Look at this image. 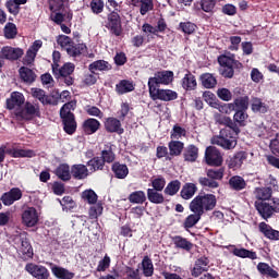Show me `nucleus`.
Listing matches in <instances>:
<instances>
[{
  "label": "nucleus",
  "mask_w": 279,
  "mask_h": 279,
  "mask_svg": "<svg viewBox=\"0 0 279 279\" xmlns=\"http://www.w3.org/2000/svg\"><path fill=\"white\" fill-rule=\"evenodd\" d=\"M197 25L192 22H181L179 24V31L183 32L184 34L191 35L196 32Z\"/></svg>",
  "instance_id": "0e129e2a"
},
{
  "label": "nucleus",
  "mask_w": 279,
  "mask_h": 279,
  "mask_svg": "<svg viewBox=\"0 0 279 279\" xmlns=\"http://www.w3.org/2000/svg\"><path fill=\"white\" fill-rule=\"evenodd\" d=\"M71 175L74 180H85L89 175V170L84 163H74L71 166Z\"/></svg>",
  "instance_id": "a878e982"
},
{
  "label": "nucleus",
  "mask_w": 279,
  "mask_h": 279,
  "mask_svg": "<svg viewBox=\"0 0 279 279\" xmlns=\"http://www.w3.org/2000/svg\"><path fill=\"white\" fill-rule=\"evenodd\" d=\"M22 197V190L19 187H12L9 192L1 195V202L3 203V206H12L14 202L21 201Z\"/></svg>",
  "instance_id": "dca6fc26"
},
{
  "label": "nucleus",
  "mask_w": 279,
  "mask_h": 279,
  "mask_svg": "<svg viewBox=\"0 0 279 279\" xmlns=\"http://www.w3.org/2000/svg\"><path fill=\"white\" fill-rule=\"evenodd\" d=\"M111 171L118 180H125L129 175V167L126 163H121L120 161H114L111 166Z\"/></svg>",
  "instance_id": "c85d7f7f"
},
{
  "label": "nucleus",
  "mask_w": 279,
  "mask_h": 279,
  "mask_svg": "<svg viewBox=\"0 0 279 279\" xmlns=\"http://www.w3.org/2000/svg\"><path fill=\"white\" fill-rule=\"evenodd\" d=\"M57 44L62 49H65L66 53L69 56H72L73 58H77V56H81L82 53L86 52L87 49L85 44H74V40L70 38L68 35H58Z\"/></svg>",
  "instance_id": "f03ea898"
},
{
  "label": "nucleus",
  "mask_w": 279,
  "mask_h": 279,
  "mask_svg": "<svg viewBox=\"0 0 279 279\" xmlns=\"http://www.w3.org/2000/svg\"><path fill=\"white\" fill-rule=\"evenodd\" d=\"M128 198L131 204H144L146 202V195L145 192H143V190L132 192Z\"/></svg>",
  "instance_id": "5fc2aeb1"
},
{
  "label": "nucleus",
  "mask_w": 279,
  "mask_h": 279,
  "mask_svg": "<svg viewBox=\"0 0 279 279\" xmlns=\"http://www.w3.org/2000/svg\"><path fill=\"white\" fill-rule=\"evenodd\" d=\"M256 202H267L272 198V187H257L254 192Z\"/></svg>",
  "instance_id": "58836bf2"
},
{
  "label": "nucleus",
  "mask_w": 279,
  "mask_h": 279,
  "mask_svg": "<svg viewBox=\"0 0 279 279\" xmlns=\"http://www.w3.org/2000/svg\"><path fill=\"white\" fill-rule=\"evenodd\" d=\"M198 184L203 187H209V189H217L219 187V183L216 181H213L211 178L201 177L198 178Z\"/></svg>",
  "instance_id": "338daca9"
},
{
  "label": "nucleus",
  "mask_w": 279,
  "mask_h": 279,
  "mask_svg": "<svg viewBox=\"0 0 279 279\" xmlns=\"http://www.w3.org/2000/svg\"><path fill=\"white\" fill-rule=\"evenodd\" d=\"M110 70H112V66L110 62L106 60H96L88 65V71L92 74H95V71H110Z\"/></svg>",
  "instance_id": "e433bc0d"
},
{
  "label": "nucleus",
  "mask_w": 279,
  "mask_h": 279,
  "mask_svg": "<svg viewBox=\"0 0 279 279\" xmlns=\"http://www.w3.org/2000/svg\"><path fill=\"white\" fill-rule=\"evenodd\" d=\"M203 97H204V100H205L207 104H209L210 107L216 108V110H219L220 112H226V113H228V110H229V111H234V112H236V110H238V107H236V105H235V98H234V101H233V102L221 105V104L217 100V97L215 96V94L211 93V92H205V93L203 94Z\"/></svg>",
  "instance_id": "423d86ee"
},
{
  "label": "nucleus",
  "mask_w": 279,
  "mask_h": 279,
  "mask_svg": "<svg viewBox=\"0 0 279 279\" xmlns=\"http://www.w3.org/2000/svg\"><path fill=\"white\" fill-rule=\"evenodd\" d=\"M174 80L173 71H158L155 72V76L148 78V90L151 93L153 87L159 85H170Z\"/></svg>",
  "instance_id": "39448f33"
},
{
  "label": "nucleus",
  "mask_w": 279,
  "mask_h": 279,
  "mask_svg": "<svg viewBox=\"0 0 279 279\" xmlns=\"http://www.w3.org/2000/svg\"><path fill=\"white\" fill-rule=\"evenodd\" d=\"M25 271L36 279H49L51 276L47 267L35 263L26 264Z\"/></svg>",
  "instance_id": "9d476101"
},
{
  "label": "nucleus",
  "mask_w": 279,
  "mask_h": 279,
  "mask_svg": "<svg viewBox=\"0 0 279 279\" xmlns=\"http://www.w3.org/2000/svg\"><path fill=\"white\" fill-rule=\"evenodd\" d=\"M201 81H202V85L206 88V89H214V87L217 86V77L214 76V74H203L201 76Z\"/></svg>",
  "instance_id": "603ef678"
},
{
  "label": "nucleus",
  "mask_w": 279,
  "mask_h": 279,
  "mask_svg": "<svg viewBox=\"0 0 279 279\" xmlns=\"http://www.w3.org/2000/svg\"><path fill=\"white\" fill-rule=\"evenodd\" d=\"M7 155H9L11 158H34L36 156V151L33 149H16V147H11L7 149V146L0 147V165L3 163V161L7 158Z\"/></svg>",
  "instance_id": "7ed1b4c3"
},
{
  "label": "nucleus",
  "mask_w": 279,
  "mask_h": 279,
  "mask_svg": "<svg viewBox=\"0 0 279 279\" xmlns=\"http://www.w3.org/2000/svg\"><path fill=\"white\" fill-rule=\"evenodd\" d=\"M17 27L14 23H7L3 28V34L7 39H14L17 36Z\"/></svg>",
  "instance_id": "6e6d98bb"
},
{
  "label": "nucleus",
  "mask_w": 279,
  "mask_h": 279,
  "mask_svg": "<svg viewBox=\"0 0 279 279\" xmlns=\"http://www.w3.org/2000/svg\"><path fill=\"white\" fill-rule=\"evenodd\" d=\"M220 123L225 125V129H222V131H226L227 134H230L238 138L241 130L239 129V124L235 122V120H232L231 118L225 116Z\"/></svg>",
  "instance_id": "4be33fe9"
},
{
  "label": "nucleus",
  "mask_w": 279,
  "mask_h": 279,
  "mask_svg": "<svg viewBox=\"0 0 279 279\" xmlns=\"http://www.w3.org/2000/svg\"><path fill=\"white\" fill-rule=\"evenodd\" d=\"M22 222L27 228H34L39 222V215L36 208L28 207L22 214Z\"/></svg>",
  "instance_id": "4468645a"
},
{
  "label": "nucleus",
  "mask_w": 279,
  "mask_h": 279,
  "mask_svg": "<svg viewBox=\"0 0 279 279\" xmlns=\"http://www.w3.org/2000/svg\"><path fill=\"white\" fill-rule=\"evenodd\" d=\"M51 272L58 279H73L75 277L74 272H71V271H69V269L60 267V266L51 267Z\"/></svg>",
  "instance_id": "37998d69"
},
{
  "label": "nucleus",
  "mask_w": 279,
  "mask_h": 279,
  "mask_svg": "<svg viewBox=\"0 0 279 279\" xmlns=\"http://www.w3.org/2000/svg\"><path fill=\"white\" fill-rule=\"evenodd\" d=\"M186 134H187V131L183 126L179 124H174L172 126L170 137L171 140H180L181 137H185Z\"/></svg>",
  "instance_id": "680f3d73"
},
{
  "label": "nucleus",
  "mask_w": 279,
  "mask_h": 279,
  "mask_svg": "<svg viewBox=\"0 0 279 279\" xmlns=\"http://www.w3.org/2000/svg\"><path fill=\"white\" fill-rule=\"evenodd\" d=\"M25 98L20 92H12L11 97L7 98V110H14L16 107L23 106Z\"/></svg>",
  "instance_id": "cd10ccee"
},
{
  "label": "nucleus",
  "mask_w": 279,
  "mask_h": 279,
  "mask_svg": "<svg viewBox=\"0 0 279 279\" xmlns=\"http://www.w3.org/2000/svg\"><path fill=\"white\" fill-rule=\"evenodd\" d=\"M251 110L255 113H267L269 107L262 98L253 97L251 104Z\"/></svg>",
  "instance_id": "c9c22d12"
},
{
  "label": "nucleus",
  "mask_w": 279,
  "mask_h": 279,
  "mask_svg": "<svg viewBox=\"0 0 279 279\" xmlns=\"http://www.w3.org/2000/svg\"><path fill=\"white\" fill-rule=\"evenodd\" d=\"M20 73V78L25 83V84H33L35 80L37 78V75L35 72L27 66H21L19 70Z\"/></svg>",
  "instance_id": "72a5a7b5"
},
{
  "label": "nucleus",
  "mask_w": 279,
  "mask_h": 279,
  "mask_svg": "<svg viewBox=\"0 0 279 279\" xmlns=\"http://www.w3.org/2000/svg\"><path fill=\"white\" fill-rule=\"evenodd\" d=\"M74 69L75 65L72 62H66L61 68H58L54 77L62 81L65 76L72 75L74 73Z\"/></svg>",
  "instance_id": "4c0bfd02"
},
{
  "label": "nucleus",
  "mask_w": 279,
  "mask_h": 279,
  "mask_svg": "<svg viewBox=\"0 0 279 279\" xmlns=\"http://www.w3.org/2000/svg\"><path fill=\"white\" fill-rule=\"evenodd\" d=\"M100 155L104 161V166H106V163H114L117 160V155L112 150V145H107L106 149L101 150Z\"/></svg>",
  "instance_id": "de8ad7c7"
},
{
  "label": "nucleus",
  "mask_w": 279,
  "mask_h": 279,
  "mask_svg": "<svg viewBox=\"0 0 279 279\" xmlns=\"http://www.w3.org/2000/svg\"><path fill=\"white\" fill-rule=\"evenodd\" d=\"M100 128L101 123L99 122V120L94 118H88L84 120L82 125L83 132L87 135L97 133Z\"/></svg>",
  "instance_id": "c756f323"
},
{
  "label": "nucleus",
  "mask_w": 279,
  "mask_h": 279,
  "mask_svg": "<svg viewBox=\"0 0 279 279\" xmlns=\"http://www.w3.org/2000/svg\"><path fill=\"white\" fill-rule=\"evenodd\" d=\"M228 185L231 191L241 192L247 187V182L240 174H233L228 181Z\"/></svg>",
  "instance_id": "7c9ffc66"
},
{
  "label": "nucleus",
  "mask_w": 279,
  "mask_h": 279,
  "mask_svg": "<svg viewBox=\"0 0 279 279\" xmlns=\"http://www.w3.org/2000/svg\"><path fill=\"white\" fill-rule=\"evenodd\" d=\"M257 270L262 274V276H267L269 278H278L279 274L269 266L267 263H258Z\"/></svg>",
  "instance_id": "49530a36"
},
{
  "label": "nucleus",
  "mask_w": 279,
  "mask_h": 279,
  "mask_svg": "<svg viewBox=\"0 0 279 279\" xmlns=\"http://www.w3.org/2000/svg\"><path fill=\"white\" fill-rule=\"evenodd\" d=\"M258 231L269 241H279V231L272 229V226L266 223V221L258 225Z\"/></svg>",
  "instance_id": "6ab92c4d"
},
{
  "label": "nucleus",
  "mask_w": 279,
  "mask_h": 279,
  "mask_svg": "<svg viewBox=\"0 0 279 279\" xmlns=\"http://www.w3.org/2000/svg\"><path fill=\"white\" fill-rule=\"evenodd\" d=\"M206 165L210 167H220L223 163L221 153L214 146L206 148L205 153Z\"/></svg>",
  "instance_id": "f8f14e48"
},
{
  "label": "nucleus",
  "mask_w": 279,
  "mask_h": 279,
  "mask_svg": "<svg viewBox=\"0 0 279 279\" xmlns=\"http://www.w3.org/2000/svg\"><path fill=\"white\" fill-rule=\"evenodd\" d=\"M197 192V186L195 183H185L181 189V197L184 201H191L193 196H195V193Z\"/></svg>",
  "instance_id": "ea45409f"
},
{
  "label": "nucleus",
  "mask_w": 279,
  "mask_h": 279,
  "mask_svg": "<svg viewBox=\"0 0 279 279\" xmlns=\"http://www.w3.org/2000/svg\"><path fill=\"white\" fill-rule=\"evenodd\" d=\"M169 157L175 158L184 154V142L172 140L168 142Z\"/></svg>",
  "instance_id": "393cba45"
},
{
  "label": "nucleus",
  "mask_w": 279,
  "mask_h": 279,
  "mask_svg": "<svg viewBox=\"0 0 279 279\" xmlns=\"http://www.w3.org/2000/svg\"><path fill=\"white\" fill-rule=\"evenodd\" d=\"M23 54H24L23 49L12 48V46H3V48L0 51V56L2 59L11 60L12 62L21 59Z\"/></svg>",
  "instance_id": "f3484780"
},
{
  "label": "nucleus",
  "mask_w": 279,
  "mask_h": 279,
  "mask_svg": "<svg viewBox=\"0 0 279 279\" xmlns=\"http://www.w3.org/2000/svg\"><path fill=\"white\" fill-rule=\"evenodd\" d=\"M20 252L23 255V259H32L34 256V250L32 243L27 238H21Z\"/></svg>",
  "instance_id": "f704fd0d"
},
{
  "label": "nucleus",
  "mask_w": 279,
  "mask_h": 279,
  "mask_svg": "<svg viewBox=\"0 0 279 279\" xmlns=\"http://www.w3.org/2000/svg\"><path fill=\"white\" fill-rule=\"evenodd\" d=\"M54 174L59 178V180L69 182L72 178V169L70 170L69 163H59L54 170Z\"/></svg>",
  "instance_id": "2f4dec72"
},
{
  "label": "nucleus",
  "mask_w": 279,
  "mask_h": 279,
  "mask_svg": "<svg viewBox=\"0 0 279 279\" xmlns=\"http://www.w3.org/2000/svg\"><path fill=\"white\" fill-rule=\"evenodd\" d=\"M82 197L88 204H96L98 201V195L95 193V190H84Z\"/></svg>",
  "instance_id": "69168bd1"
},
{
  "label": "nucleus",
  "mask_w": 279,
  "mask_h": 279,
  "mask_svg": "<svg viewBox=\"0 0 279 279\" xmlns=\"http://www.w3.org/2000/svg\"><path fill=\"white\" fill-rule=\"evenodd\" d=\"M182 87L185 90H195L197 88V78L192 72H189L182 78Z\"/></svg>",
  "instance_id": "79ce46f5"
},
{
  "label": "nucleus",
  "mask_w": 279,
  "mask_h": 279,
  "mask_svg": "<svg viewBox=\"0 0 279 279\" xmlns=\"http://www.w3.org/2000/svg\"><path fill=\"white\" fill-rule=\"evenodd\" d=\"M143 276L146 278L154 276V263L148 256L143 257L142 262Z\"/></svg>",
  "instance_id": "09e8293b"
},
{
  "label": "nucleus",
  "mask_w": 279,
  "mask_h": 279,
  "mask_svg": "<svg viewBox=\"0 0 279 279\" xmlns=\"http://www.w3.org/2000/svg\"><path fill=\"white\" fill-rule=\"evenodd\" d=\"M172 241L177 248L184 250L185 252H191L194 246L193 242L186 240V238L181 235L173 236Z\"/></svg>",
  "instance_id": "a19ab883"
},
{
  "label": "nucleus",
  "mask_w": 279,
  "mask_h": 279,
  "mask_svg": "<svg viewBox=\"0 0 279 279\" xmlns=\"http://www.w3.org/2000/svg\"><path fill=\"white\" fill-rule=\"evenodd\" d=\"M135 89L133 82L128 81V78H122L116 86V92L118 95H125L126 93H131Z\"/></svg>",
  "instance_id": "c03bdc74"
},
{
  "label": "nucleus",
  "mask_w": 279,
  "mask_h": 279,
  "mask_svg": "<svg viewBox=\"0 0 279 279\" xmlns=\"http://www.w3.org/2000/svg\"><path fill=\"white\" fill-rule=\"evenodd\" d=\"M213 144L222 147L223 149H234L238 145L236 136H232L227 133V131L220 130V134L218 136H214Z\"/></svg>",
  "instance_id": "0eeeda50"
},
{
  "label": "nucleus",
  "mask_w": 279,
  "mask_h": 279,
  "mask_svg": "<svg viewBox=\"0 0 279 279\" xmlns=\"http://www.w3.org/2000/svg\"><path fill=\"white\" fill-rule=\"evenodd\" d=\"M166 185H167V180L162 175H159L150 180V186L156 191L162 192Z\"/></svg>",
  "instance_id": "bf43d9fd"
},
{
  "label": "nucleus",
  "mask_w": 279,
  "mask_h": 279,
  "mask_svg": "<svg viewBox=\"0 0 279 279\" xmlns=\"http://www.w3.org/2000/svg\"><path fill=\"white\" fill-rule=\"evenodd\" d=\"M190 211H192L194 214L189 215L185 218L184 223H183L185 230H190V229L194 228V226L197 225L202 218L199 213L194 210L193 199L190 203Z\"/></svg>",
  "instance_id": "b1692460"
},
{
  "label": "nucleus",
  "mask_w": 279,
  "mask_h": 279,
  "mask_svg": "<svg viewBox=\"0 0 279 279\" xmlns=\"http://www.w3.org/2000/svg\"><path fill=\"white\" fill-rule=\"evenodd\" d=\"M248 158V153L245 150L235 151L233 156H230L227 160V166L229 169L236 171L241 169L244 161Z\"/></svg>",
  "instance_id": "9b49d317"
},
{
  "label": "nucleus",
  "mask_w": 279,
  "mask_h": 279,
  "mask_svg": "<svg viewBox=\"0 0 279 279\" xmlns=\"http://www.w3.org/2000/svg\"><path fill=\"white\" fill-rule=\"evenodd\" d=\"M194 203V211L198 213L201 217L205 213L213 211L217 206V197L214 194L199 193L192 199Z\"/></svg>",
  "instance_id": "f257e3e1"
},
{
  "label": "nucleus",
  "mask_w": 279,
  "mask_h": 279,
  "mask_svg": "<svg viewBox=\"0 0 279 279\" xmlns=\"http://www.w3.org/2000/svg\"><path fill=\"white\" fill-rule=\"evenodd\" d=\"M62 120L63 132L73 135L77 130V122L74 113L60 114Z\"/></svg>",
  "instance_id": "ddd939ff"
},
{
  "label": "nucleus",
  "mask_w": 279,
  "mask_h": 279,
  "mask_svg": "<svg viewBox=\"0 0 279 279\" xmlns=\"http://www.w3.org/2000/svg\"><path fill=\"white\" fill-rule=\"evenodd\" d=\"M33 97L39 100L43 104V106H48L53 104V98L50 96H47L46 92L43 90V88H35L33 90Z\"/></svg>",
  "instance_id": "a18cd8bd"
},
{
  "label": "nucleus",
  "mask_w": 279,
  "mask_h": 279,
  "mask_svg": "<svg viewBox=\"0 0 279 279\" xmlns=\"http://www.w3.org/2000/svg\"><path fill=\"white\" fill-rule=\"evenodd\" d=\"M203 12L214 15L216 12L217 0H202Z\"/></svg>",
  "instance_id": "052dcab7"
},
{
  "label": "nucleus",
  "mask_w": 279,
  "mask_h": 279,
  "mask_svg": "<svg viewBox=\"0 0 279 279\" xmlns=\"http://www.w3.org/2000/svg\"><path fill=\"white\" fill-rule=\"evenodd\" d=\"M248 114L247 110H235V113L233 114V121L235 124H239V126H246Z\"/></svg>",
  "instance_id": "864d4df0"
},
{
  "label": "nucleus",
  "mask_w": 279,
  "mask_h": 279,
  "mask_svg": "<svg viewBox=\"0 0 279 279\" xmlns=\"http://www.w3.org/2000/svg\"><path fill=\"white\" fill-rule=\"evenodd\" d=\"M254 206L263 219L268 220L272 218V205L267 203V201H255Z\"/></svg>",
  "instance_id": "aec40b11"
},
{
  "label": "nucleus",
  "mask_w": 279,
  "mask_h": 279,
  "mask_svg": "<svg viewBox=\"0 0 279 279\" xmlns=\"http://www.w3.org/2000/svg\"><path fill=\"white\" fill-rule=\"evenodd\" d=\"M105 130L108 133H117L119 135H122L123 133H125V130L122 126L120 119L112 118V117L107 118L105 120Z\"/></svg>",
  "instance_id": "a211bd4d"
},
{
  "label": "nucleus",
  "mask_w": 279,
  "mask_h": 279,
  "mask_svg": "<svg viewBox=\"0 0 279 279\" xmlns=\"http://www.w3.org/2000/svg\"><path fill=\"white\" fill-rule=\"evenodd\" d=\"M125 276L126 279H142V275L140 271V268H133V267H125Z\"/></svg>",
  "instance_id": "774afa93"
},
{
  "label": "nucleus",
  "mask_w": 279,
  "mask_h": 279,
  "mask_svg": "<svg viewBox=\"0 0 279 279\" xmlns=\"http://www.w3.org/2000/svg\"><path fill=\"white\" fill-rule=\"evenodd\" d=\"M105 27L108 28L112 36L121 37L123 34V25L121 20V14L113 11L108 14Z\"/></svg>",
  "instance_id": "20e7f679"
},
{
  "label": "nucleus",
  "mask_w": 279,
  "mask_h": 279,
  "mask_svg": "<svg viewBox=\"0 0 279 279\" xmlns=\"http://www.w3.org/2000/svg\"><path fill=\"white\" fill-rule=\"evenodd\" d=\"M220 123L225 125V129H222V131H226L227 134H230L238 138L241 130L239 129V124L235 122V120H232L231 118L225 116Z\"/></svg>",
  "instance_id": "5701e85b"
},
{
  "label": "nucleus",
  "mask_w": 279,
  "mask_h": 279,
  "mask_svg": "<svg viewBox=\"0 0 279 279\" xmlns=\"http://www.w3.org/2000/svg\"><path fill=\"white\" fill-rule=\"evenodd\" d=\"M229 248H232L231 254H233L236 257H241L242 259H252L256 260L257 259V254L256 252L248 251V248L245 247H236L235 245H230Z\"/></svg>",
  "instance_id": "bb28decb"
},
{
  "label": "nucleus",
  "mask_w": 279,
  "mask_h": 279,
  "mask_svg": "<svg viewBox=\"0 0 279 279\" xmlns=\"http://www.w3.org/2000/svg\"><path fill=\"white\" fill-rule=\"evenodd\" d=\"M226 172V168L220 167L218 169H210L206 171V175L209 177L213 181L222 180Z\"/></svg>",
  "instance_id": "13d9d810"
},
{
  "label": "nucleus",
  "mask_w": 279,
  "mask_h": 279,
  "mask_svg": "<svg viewBox=\"0 0 279 279\" xmlns=\"http://www.w3.org/2000/svg\"><path fill=\"white\" fill-rule=\"evenodd\" d=\"M149 95L151 100H161L165 102L177 100L179 97V94L177 92L171 90L170 88L165 89L157 87L150 88Z\"/></svg>",
  "instance_id": "1a4fd4ad"
},
{
  "label": "nucleus",
  "mask_w": 279,
  "mask_h": 279,
  "mask_svg": "<svg viewBox=\"0 0 279 279\" xmlns=\"http://www.w3.org/2000/svg\"><path fill=\"white\" fill-rule=\"evenodd\" d=\"M146 195L148 202H150L151 204H163L166 202L165 195L160 191L155 190L154 187H148L146 190Z\"/></svg>",
  "instance_id": "473e14b6"
},
{
  "label": "nucleus",
  "mask_w": 279,
  "mask_h": 279,
  "mask_svg": "<svg viewBox=\"0 0 279 279\" xmlns=\"http://www.w3.org/2000/svg\"><path fill=\"white\" fill-rule=\"evenodd\" d=\"M236 110L247 111L250 108V97L241 96L235 98Z\"/></svg>",
  "instance_id": "e2e57ef3"
},
{
  "label": "nucleus",
  "mask_w": 279,
  "mask_h": 279,
  "mask_svg": "<svg viewBox=\"0 0 279 279\" xmlns=\"http://www.w3.org/2000/svg\"><path fill=\"white\" fill-rule=\"evenodd\" d=\"M182 157L184 159V161L189 162V163H195V161H197L198 157H199V149L196 145H187L184 147L183 153H182Z\"/></svg>",
  "instance_id": "412c9836"
},
{
  "label": "nucleus",
  "mask_w": 279,
  "mask_h": 279,
  "mask_svg": "<svg viewBox=\"0 0 279 279\" xmlns=\"http://www.w3.org/2000/svg\"><path fill=\"white\" fill-rule=\"evenodd\" d=\"M87 167H89V170L92 172L104 171L105 163L102 156L93 157L90 160L87 161Z\"/></svg>",
  "instance_id": "3c124183"
},
{
  "label": "nucleus",
  "mask_w": 279,
  "mask_h": 279,
  "mask_svg": "<svg viewBox=\"0 0 279 279\" xmlns=\"http://www.w3.org/2000/svg\"><path fill=\"white\" fill-rule=\"evenodd\" d=\"M181 185L182 183L179 181V179L169 182L167 186L163 189L165 195L175 196L177 193L180 192Z\"/></svg>",
  "instance_id": "8fccbe9b"
},
{
  "label": "nucleus",
  "mask_w": 279,
  "mask_h": 279,
  "mask_svg": "<svg viewBox=\"0 0 279 279\" xmlns=\"http://www.w3.org/2000/svg\"><path fill=\"white\" fill-rule=\"evenodd\" d=\"M140 14L145 16L148 12L154 11V0H138Z\"/></svg>",
  "instance_id": "4d7b16f0"
},
{
  "label": "nucleus",
  "mask_w": 279,
  "mask_h": 279,
  "mask_svg": "<svg viewBox=\"0 0 279 279\" xmlns=\"http://www.w3.org/2000/svg\"><path fill=\"white\" fill-rule=\"evenodd\" d=\"M40 105L32 104L29 101L24 104V108L16 112V117L23 119L24 121H33L35 118H40Z\"/></svg>",
  "instance_id": "6e6552de"
},
{
  "label": "nucleus",
  "mask_w": 279,
  "mask_h": 279,
  "mask_svg": "<svg viewBox=\"0 0 279 279\" xmlns=\"http://www.w3.org/2000/svg\"><path fill=\"white\" fill-rule=\"evenodd\" d=\"M209 271V258L206 256H202L197 258L194 263V268L191 269V275L194 278H198L204 272Z\"/></svg>",
  "instance_id": "2eb2a0df"
}]
</instances>
